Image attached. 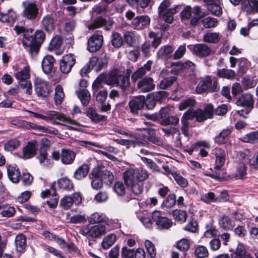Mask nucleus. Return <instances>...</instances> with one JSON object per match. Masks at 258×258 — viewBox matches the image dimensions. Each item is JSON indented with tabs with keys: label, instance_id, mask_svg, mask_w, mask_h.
Instances as JSON below:
<instances>
[{
	"label": "nucleus",
	"instance_id": "nucleus-35",
	"mask_svg": "<svg viewBox=\"0 0 258 258\" xmlns=\"http://www.w3.org/2000/svg\"><path fill=\"white\" fill-rule=\"evenodd\" d=\"M89 167L88 165L84 164L79 167L74 172V177L77 180H81L88 174Z\"/></svg>",
	"mask_w": 258,
	"mask_h": 258
},
{
	"label": "nucleus",
	"instance_id": "nucleus-38",
	"mask_svg": "<svg viewBox=\"0 0 258 258\" xmlns=\"http://www.w3.org/2000/svg\"><path fill=\"white\" fill-rule=\"evenodd\" d=\"M59 187L66 191H70L73 189L74 185L72 181L67 177L60 178L57 181Z\"/></svg>",
	"mask_w": 258,
	"mask_h": 258
},
{
	"label": "nucleus",
	"instance_id": "nucleus-19",
	"mask_svg": "<svg viewBox=\"0 0 258 258\" xmlns=\"http://www.w3.org/2000/svg\"><path fill=\"white\" fill-rule=\"evenodd\" d=\"M128 105L132 113H138V111L142 109L145 105V97L139 96L133 98L129 102Z\"/></svg>",
	"mask_w": 258,
	"mask_h": 258
},
{
	"label": "nucleus",
	"instance_id": "nucleus-42",
	"mask_svg": "<svg viewBox=\"0 0 258 258\" xmlns=\"http://www.w3.org/2000/svg\"><path fill=\"white\" fill-rule=\"evenodd\" d=\"M32 129L47 134L53 135H57L58 134V131L54 127L39 125L34 123L32 125Z\"/></svg>",
	"mask_w": 258,
	"mask_h": 258
},
{
	"label": "nucleus",
	"instance_id": "nucleus-18",
	"mask_svg": "<svg viewBox=\"0 0 258 258\" xmlns=\"http://www.w3.org/2000/svg\"><path fill=\"white\" fill-rule=\"evenodd\" d=\"M24 10V16L29 19H35L38 14V9L35 3L28 1L23 2Z\"/></svg>",
	"mask_w": 258,
	"mask_h": 258
},
{
	"label": "nucleus",
	"instance_id": "nucleus-40",
	"mask_svg": "<svg viewBox=\"0 0 258 258\" xmlns=\"http://www.w3.org/2000/svg\"><path fill=\"white\" fill-rule=\"evenodd\" d=\"M177 76H172L164 78L159 83L158 86L161 89H165L171 86L177 81Z\"/></svg>",
	"mask_w": 258,
	"mask_h": 258
},
{
	"label": "nucleus",
	"instance_id": "nucleus-14",
	"mask_svg": "<svg viewBox=\"0 0 258 258\" xmlns=\"http://www.w3.org/2000/svg\"><path fill=\"white\" fill-rule=\"evenodd\" d=\"M192 53L199 57H205L209 56L212 53L210 47L204 43L196 44L190 46Z\"/></svg>",
	"mask_w": 258,
	"mask_h": 258
},
{
	"label": "nucleus",
	"instance_id": "nucleus-43",
	"mask_svg": "<svg viewBox=\"0 0 258 258\" xmlns=\"http://www.w3.org/2000/svg\"><path fill=\"white\" fill-rule=\"evenodd\" d=\"M232 131L230 128L224 129L215 138V142L219 145H222L225 143L226 139L231 134Z\"/></svg>",
	"mask_w": 258,
	"mask_h": 258
},
{
	"label": "nucleus",
	"instance_id": "nucleus-55",
	"mask_svg": "<svg viewBox=\"0 0 258 258\" xmlns=\"http://www.w3.org/2000/svg\"><path fill=\"white\" fill-rule=\"evenodd\" d=\"M206 231L204 232V236L208 238H211L216 236L217 234V230L211 223H208L205 226Z\"/></svg>",
	"mask_w": 258,
	"mask_h": 258
},
{
	"label": "nucleus",
	"instance_id": "nucleus-11",
	"mask_svg": "<svg viewBox=\"0 0 258 258\" xmlns=\"http://www.w3.org/2000/svg\"><path fill=\"white\" fill-rule=\"evenodd\" d=\"M92 175L94 177L100 178L107 184L111 183L114 179L112 173L104 168H95L92 171Z\"/></svg>",
	"mask_w": 258,
	"mask_h": 258
},
{
	"label": "nucleus",
	"instance_id": "nucleus-28",
	"mask_svg": "<svg viewBox=\"0 0 258 258\" xmlns=\"http://www.w3.org/2000/svg\"><path fill=\"white\" fill-rule=\"evenodd\" d=\"M41 26L47 32H51L55 27L53 18L49 15L44 16L41 21Z\"/></svg>",
	"mask_w": 258,
	"mask_h": 258
},
{
	"label": "nucleus",
	"instance_id": "nucleus-21",
	"mask_svg": "<svg viewBox=\"0 0 258 258\" xmlns=\"http://www.w3.org/2000/svg\"><path fill=\"white\" fill-rule=\"evenodd\" d=\"M107 62V58L105 56L100 57L94 56L90 59V64L96 72L100 71L103 68L106 67Z\"/></svg>",
	"mask_w": 258,
	"mask_h": 258
},
{
	"label": "nucleus",
	"instance_id": "nucleus-12",
	"mask_svg": "<svg viewBox=\"0 0 258 258\" xmlns=\"http://www.w3.org/2000/svg\"><path fill=\"white\" fill-rule=\"evenodd\" d=\"M153 220L155 222L156 225L159 229H168L172 225V221L164 216L158 211H155L152 213Z\"/></svg>",
	"mask_w": 258,
	"mask_h": 258
},
{
	"label": "nucleus",
	"instance_id": "nucleus-50",
	"mask_svg": "<svg viewBox=\"0 0 258 258\" xmlns=\"http://www.w3.org/2000/svg\"><path fill=\"white\" fill-rule=\"evenodd\" d=\"M123 42L121 35L117 32H113L112 34L111 42L112 45L115 48L120 47Z\"/></svg>",
	"mask_w": 258,
	"mask_h": 258
},
{
	"label": "nucleus",
	"instance_id": "nucleus-57",
	"mask_svg": "<svg viewBox=\"0 0 258 258\" xmlns=\"http://www.w3.org/2000/svg\"><path fill=\"white\" fill-rule=\"evenodd\" d=\"M175 67L177 68L176 69V71H179L181 69H189L192 72H194L195 70V64L194 62L191 61L187 60L185 62H178L175 65Z\"/></svg>",
	"mask_w": 258,
	"mask_h": 258
},
{
	"label": "nucleus",
	"instance_id": "nucleus-20",
	"mask_svg": "<svg viewBox=\"0 0 258 258\" xmlns=\"http://www.w3.org/2000/svg\"><path fill=\"white\" fill-rule=\"evenodd\" d=\"M213 106L211 104L207 105L204 110L198 109L196 111V117L197 121L201 122L208 118H210L213 116Z\"/></svg>",
	"mask_w": 258,
	"mask_h": 258
},
{
	"label": "nucleus",
	"instance_id": "nucleus-26",
	"mask_svg": "<svg viewBox=\"0 0 258 258\" xmlns=\"http://www.w3.org/2000/svg\"><path fill=\"white\" fill-rule=\"evenodd\" d=\"M242 10L248 15L258 13V0H246Z\"/></svg>",
	"mask_w": 258,
	"mask_h": 258
},
{
	"label": "nucleus",
	"instance_id": "nucleus-16",
	"mask_svg": "<svg viewBox=\"0 0 258 258\" xmlns=\"http://www.w3.org/2000/svg\"><path fill=\"white\" fill-rule=\"evenodd\" d=\"M38 145L35 140L29 142L23 148L22 158L23 159L31 158L36 155Z\"/></svg>",
	"mask_w": 258,
	"mask_h": 258
},
{
	"label": "nucleus",
	"instance_id": "nucleus-51",
	"mask_svg": "<svg viewBox=\"0 0 258 258\" xmlns=\"http://www.w3.org/2000/svg\"><path fill=\"white\" fill-rule=\"evenodd\" d=\"M217 75L221 78L232 79L235 77V73L232 70L223 69L218 70Z\"/></svg>",
	"mask_w": 258,
	"mask_h": 258
},
{
	"label": "nucleus",
	"instance_id": "nucleus-7",
	"mask_svg": "<svg viewBox=\"0 0 258 258\" xmlns=\"http://www.w3.org/2000/svg\"><path fill=\"white\" fill-rule=\"evenodd\" d=\"M238 106L245 107V110L237 111V113L241 116H244V114H247L253 107L254 101L252 96L250 94H243L236 101Z\"/></svg>",
	"mask_w": 258,
	"mask_h": 258
},
{
	"label": "nucleus",
	"instance_id": "nucleus-10",
	"mask_svg": "<svg viewBox=\"0 0 258 258\" xmlns=\"http://www.w3.org/2000/svg\"><path fill=\"white\" fill-rule=\"evenodd\" d=\"M103 42V36L98 33H94L88 39L87 49L91 52H96L101 48Z\"/></svg>",
	"mask_w": 258,
	"mask_h": 258
},
{
	"label": "nucleus",
	"instance_id": "nucleus-56",
	"mask_svg": "<svg viewBox=\"0 0 258 258\" xmlns=\"http://www.w3.org/2000/svg\"><path fill=\"white\" fill-rule=\"evenodd\" d=\"M195 254L198 258H205L208 256L209 251L206 246L199 245L195 250Z\"/></svg>",
	"mask_w": 258,
	"mask_h": 258
},
{
	"label": "nucleus",
	"instance_id": "nucleus-58",
	"mask_svg": "<svg viewBox=\"0 0 258 258\" xmlns=\"http://www.w3.org/2000/svg\"><path fill=\"white\" fill-rule=\"evenodd\" d=\"M12 124L19 127H22L26 129H32V125H33V123L19 119L12 120Z\"/></svg>",
	"mask_w": 258,
	"mask_h": 258
},
{
	"label": "nucleus",
	"instance_id": "nucleus-44",
	"mask_svg": "<svg viewBox=\"0 0 258 258\" xmlns=\"http://www.w3.org/2000/svg\"><path fill=\"white\" fill-rule=\"evenodd\" d=\"M86 114L88 117L95 122H99L105 118V116L98 114L93 108H88Z\"/></svg>",
	"mask_w": 258,
	"mask_h": 258
},
{
	"label": "nucleus",
	"instance_id": "nucleus-30",
	"mask_svg": "<svg viewBox=\"0 0 258 258\" xmlns=\"http://www.w3.org/2000/svg\"><path fill=\"white\" fill-rule=\"evenodd\" d=\"M108 78V74H100L93 82L92 84V89L93 93L97 92L98 90L103 87L104 83L107 84V79Z\"/></svg>",
	"mask_w": 258,
	"mask_h": 258
},
{
	"label": "nucleus",
	"instance_id": "nucleus-3",
	"mask_svg": "<svg viewBox=\"0 0 258 258\" xmlns=\"http://www.w3.org/2000/svg\"><path fill=\"white\" fill-rule=\"evenodd\" d=\"M26 111L31 114L34 117L39 118L45 120L57 119L60 122H55V124L61 125L71 127L72 125H76V122L75 120L67 117L64 114L57 112L55 111H48L45 115H41L39 113L25 110Z\"/></svg>",
	"mask_w": 258,
	"mask_h": 258
},
{
	"label": "nucleus",
	"instance_id": "nucleus-60",
	"mask_svg": "<svg viewBox=\"0 0 258 258\" xmlns=\"http://www.w3.org/2000/svg\"><path fill=\"white\" fill-rule=\"evenodd\" d=\"M174 218L181 222H184L186 219V213L185 211L180 210H175L173 212Z\"/></svg>",
	"mask_w": 258,
	"mask_h": 258
},
{
	"label": "nucleus",
	"instance_id": "nucleus-29",
	"mask_svg": "<svg viewBox=\"0 0 258 258\" xmlns=\"http://www.w3.org/2000/svg\"><path fill=\"white\" fill-rule=\"evenodd\" d=\"M139 35L131 31L125 32L123 35V40L129 46H134L138 42Z\"/></svg>",
	"mask_w": 258,
	"mask_h": 258
},
{
	"label": "nucleus",
	"instance_id": "nucleus-5",
	"mask_svg": "<svg viewBox=\"0 0 258 258\" xmlns=\"http://www.w3.org/2000/svg\"><path fill=\"white\" fill-rule=\"evenodd\" d=\"M220 86L218 85L217 79L215 77L207 76L202 78L196 88V92L202 94L206 91L216 92L219 90Z\"/></svg>",
	"mask_w": 258,
	"mask_h": 258
},
{
	"label": "nucleus",
	"instance_id": "nucleus-59",
	"mask_svg": "<svg viewBox=\"0 0 258 258\" xmlns=\"http://www.w3.org/2000/svg\"><path fill=\"white\" fill-rule=\"evenodd\" d=\"M179 122V118L175 116H167L162 119L160 123L163 125H176Z\"/></svg>",
	"mask_w": 258,
	"mask_h": 258
},
{
	"label": "nucleus",
	"instance_id": "nucleus-17",
	"mask_svg": "<svg viewBox=\"0 0 258 258\" xmlns=\"http://www.w3.org/2000/svg\"><path fill=\"white\" fill-rule=\"evenodd\" d=\"M154 80L151 77H146L139 81L137 87L142 92H148L155 88Z\"/></svg>",
	"mask_w": 258,
	"mask_h": 258
},
{
	"label": "nucleus",
	"instance_id": "nucleus-22",
	"mask_svg": "<svg viewBox=\"0 0 258 258\" xmlns=\"http://www.w3.org/2000/svg\"><path fill=\"white\" fill-rule=\"evenodd\" d=\"M214 154L216 157L214 169L219 170L225 162L226 154L225 151L221 148H216Z\"/></svg>",
	"mask_w": 258,
	"mask_h": 258
},
{
	"label": "nucleus",
	"instance_id": "nucleus-37",
	"mask_svg": "<svg viewBox=\"0 0 258 258\" xmlns=\"http://www.w3.org/2000/svg\"><path fill=\"white\" fill-rule=\"evenodd\" d=\"M219 226L225 230H231L234 226L232 220L226 216H223L219 219Z\"/></svg>",
	"mask_w": 258,
	"mask_h": 258
},
{
	"label": "nucleus",
	"instance_id": "nucleus-63",
	"mask_svg": "<svg viewBox=\"0 0 258 258\" xmlns=\"http://www.w3.org/2000/svg\"><path fill=\"white\" fill-rule=\"evenodd\" d=\"M171 175L179 185L182 187H185L187 186L188 182L185 178L175 172H172Z\"/></svg>",
	"mask_w": 258,
	"mask_h": 258
},
{
	"label": "nucleus",
	"instance_id": "nucleus-27",
	"mask_svg": "<svg viewBox=\"0 0 258 258\" xmlns=\"http://www.w3.org/2000/svg\"><path fill=\"white\" fill-rule=\"evenodd\" d=\"M76 156L74 152L69 149H62L60 153L61 162L63 164H72Z\"/></svg>",
	"mask_w": 258,
	"mask_h": 258
},
{
	"label": "nucleus",
	"instance_id": "nucleus-13",
	"mask_svg": "<svg viewBox=\"0 0 258 258\" xmlns=\"http://www.w3.org/2000/svg\"><path fill=\"white\" fill-rule=\"evenodd\" d=\"M35 91L38 96L46 97L50 93L48 83L41 79L37 78L35 82Z\"/></svg>",
	"mask_w": 258,
	"mask_h": 258
},
{
	"label": "nucleus",
	"instance_id": "nucleus-32",
	"mask_svg": "<svg viewBox=\"0 0 258 258\" xmlns=\"http://www.w3.org/2000/svg\"><path fill=\"white\" fill-rule=\"evenodd\" d=\"M173 51V48L169 45L164 46L160 48L157 52L158 58L166 60L168 59Z\"/></svg>",
	"mask_w": 258,
	"mask_h": 258
},
{
	"label": "nucleus",
	"instance_id": "nucleus-24",
	"mask_svg": "<svg viewBox=\"0 0 258 258\" xmlns=\"http://www.w3.org/2000/svg\"><path fill=\"white\" fill-rule=\"evenodd\" d=\"M54 59L52 56L46 55L41 62V66L43 72L46 74H49L54 71Z\"/></svg>",
	"mask_w": 258,
	"mask_h": 258
},
{
	"label": "nucleus",
	"instance_id": "nucleus-25",
	"mask_svg": "<svg viewBox=\"0 0 258 258\" xmlns=\"http://www.w3.org/2000/svg\"><path fill=\"white\" fill-rule=\"evenodd\" d=\"M62 40L60 36L56 35L51 40L48 46V50L50 51H56V53L59 55L62 53L61 49Z\"/></svg>",
	"mask_w": 258,
	"mask_h": 258
},
{
	"label": "nucleus",
	"instance_id": "nucleus-61",
	"mask_svg": "<svg viewBox=\"0 0 258 258\" xmlns=\"http://www.w3.org/2000/svg\"><path fill=\"white\" fill-rule=\"evenodd\" d=\"M145 245L149 256L151 258L155 257L156 254V251L153 243L151 241L146 240L145 242Z\"/></svg>",
	"mask_w": 258,
	"mask_h": 258
},
{
	"label": "nucleus",
	"instance_id": "nucleus-45",
	"mask_svg": "<svg viewBox=\"0 0 258 258\" xmlns=\"http://www.w3.org/2000/svg\"><path fill=\"white\" fill-rule=\"evenodd\" d=\"M238 73L244 74L246 72L250 66V62L245 58H241L237 60Z\"/></svg>",
	"mask_w": 258,
	"mask_h": 258
},
{
	"label": "nucleus",
	"instance_id": "nucleus-15",
	"mask_svg": "<svg viewBox=\"0 0 258 258\" xmlns=\"http://www.w3.org/2000/svg\"><path fill=\"white\" fill-rule=\"evenodd\" d=\"M75 63V59L72 54L63 56L60 61V70L64 74L69 73Z\"/></svg>",
	"mask_w": 258,
	"mask_h": 258
},
{
	"label": "nucleus",
	"instance_id": "nucleus-1",
	"mask_svg": "<svg viewBox=\"0 0 258 258\" xmlns=\"http://www.w3.org/2000/svg\"><path fill=\"white\" fill-rule=\"evenodd\" d=\"M149 177L148 171L143 168H129L123 173V180L125 184L131 189L136 195L142 193L143 190L142 181Z\"/></svg>",
	"mask_w": 258,
	"mask_h": 258
},
{
	"label": "nucleus",
	"instance_id": "nucleus-52",
	"mask_svg": "<svg viewBox=\"0 0 258 258\" xmlns=\"http://www.w3.org/2000/svg\"><path fill=\"white\" fill-rule=\"evenodd\" d=\"M64 97V94L62 90V88L60 85H57L55 87V96H54V101L55 104L56 105L60 104L63 98Z\"/></svg>",
	"mask_w": 258,
	"mask_h": 258
},
{
	"label": "nucleus",
	"instance_id": "nucleus-53",
	"mask_svg": "<svg viewBox=\"0 0 258 258\" xmlns=\"http://www.w3.org/2000/svg\"><path fill=\"white\" fill-rule=\"evenodd\" d=\"M132 7L139 6L142 9L147 8L152 0H126Z\"/></svg>",
	"mask_w": 258,
	"mask_h": 258
},
{
	"label": "nucleus",
	"instance_id": "nucleus-31",
	"mask_svg": "<svg viewBox=\"0 0 258 258\" xmlns=\"http://www.w3.org/2000/svg\"><path fill=\"white\" fill-rule=\"evenodd\" d=\"M103 26L105 27L106 30H109L111 29L112 23H110L109 25H107L106 21L101 17H99L96 18L93 23L89 25L88 27L89 30H94Z\"/></svg>",
	"mask_w": 258,
	"mask_h": 258
},
{
	"label": "nucleus",
	"instance_id": "nucleus-6",
	"mask_svg": "<svg viewBox=\"0 0 258 258\" xmlns=\"http://www.w3.org/2000/svg\"><path fill=\"white\" fill-rule=\"evenodd\" d=\"M171 3L170 0H164L159 5L158 12L159 16L162 18L164 20L169 23H172L173 17V15L178 12L180 9V7L178 5L175 6L172 8L169 9Z\"/></svg>",
	"mask_w": 258,
	"mask_h": 258
},
{
	"label": "nucleus",
	"instance_id": "nucleus-48",
	"mask_svg": "<svg viewBox=\"0 0 258 258\" xmlns=\"http://www.w3.org/2000/svg\"><path fill=\"white\" fill-rule=\"evenodd\" d=\"M201 23L202 25L206 28H214L217 26L218 21L217 19L211 17H207L204 18Z\"/></svg>",
	"mask_w": 258,
	"mask_h": 258
},
{
	"label": "nucleus",
	"instance_id": "nucleus-9",
	"mask_svg": "<svg viewBox=\"0 0 258 258\" xmlns=\"http://www.w3.org/2000/svg\"><path fill=\"white\" fill-rule=\"evenodd\" d=\"M82 197L80 193L75 192L70 196H65L61 199L60 206L64 210L69 209L73 204H80L82 202Z\"/></svg>",
	"mask_w": 258,
	"mask_h": 258
},
{
	"label": "nucleus",
	"instance_id": "nucleus-2",
	"mask_svg": "<svg viewBox=\"0 0 258 258\" xmlns=\"http://www.w3.org/2000/svg\"><path fill=\"white\" fill-rule=\"evenodd\" d=\"M45 38V35L41 30H37L34 35L33 32L30 34L26 32L23 38V45L31 55H34L38 52Z\"/></svg>",
	"mask_w": 258,
	"mask_h": 258
},
{
	"label": "nucleus",
	"instance_id": "nucleus-64",
	"mask_svg": "<svg viewBox=\"0 0 258 258\" xmlns=\"http://www.w3.org/2000/svg\"><path fill=\"white\" fill-rule=\"evenodd\" d=\"M245 252L244 246L241 244H238L235 251L231 253V257L240 258L244 255Z\"/></svg>",
	"mask_w": 258,
	"mask_h": 258
},
{
	"label": "nucleus",
	"instance_id": "nucleus-8",
	"mask_svg": "<svg viewBox=\"0 0 258 258\" xmlns=\"http://www.w3.org/2000/svg\"><path fill=\"white\" fill-rule=\"evenodd\" d=\"M106 232V226L104 224H96L90 227L83 228L81 233L87 237L98 238L105 234Z\"/></svg>",
	"mask_w": 258,
	"mask_h": 258
},
{
	"label": "nucleus",
	"instance_id": "nucleus-4",
	"mask_svg": "<svg viewBox=\"0 0 258 258\" xmlns=\"http://www.w3.org/2000/svg\"><path fill=\"white\" fill-rule=\"evenodd\" d=\"M107 84L116 85L124 91L128 90L131 86L128 75L124 76V75L117 69L113 70L108 74Z\"/></svg>",
	"mask_w": 258,
	"mask_h": 258
},
{
	"label": "nucleus",
	"instance_id": "nucleus-34",
	"mask_svg": "<svg viewBox=\"0 0 258 258\" xmlns=\"http://www.w3.org/2000/svg\"><path fill=\"white\" fill-rule=\"evenodd\" d=\"M8 175L9 179L14 183H18L20 180V172L19 169L13 166L8 168Z\"/></svg>",
	"mask_w": 258,
	"mask_h": 258
},
{
	"label": "nucleus",
	"instance_id": "nucleus-62",
	"mask_svg": "<svg viewBox=\"0 0 258 258\" xmlns=\"http://www.w3.org/2000/svg\"><path fill=\"white\" fill-rule=\"evenodd\" d=\"M38 158L39 162L42 166L48 167L51 165L50 161L47 158V155L46 151H40Z\"/></svg>",
	"mask_w": 258,
	"mask_h": 258
},
{
	"label": "nucleus",
	"instance_id": "nucleus-47",
	"mask_svg": "<svg viewBox=\"0 0 258 258\" xmlns=\"http://www.w3.org/2000/svg\"><path fill=\"white\" fill-rule=\"evenodd\" d=\"M220 39L219 33L216 32H208L203 36V40L207 43H216Z\"/></svg>",
	"mask_w": 258,
	"mask_h": 258
},
{
	"label": "nucleus",
	"instance_id": "nucleus-33",
	"mask_svg": "<svg viewBox=\"0 0 258 258\" xmlns=\"http://www.w3.org/2000/svg\"><path fill=\"white\" fill-rule=\"evenodd\" d=\"M78 98L83 106H87L91 99V94L89 91L85 89L79 90L77 92Z\"/></svg>",
	"mask_w": 258,
	"mask_h": 258
},
{
	"label": "nucleus",
	"instance_id": "nucleus-39",
	"mask_svg": "<svg viewBox=\"0 0 258 258\" xmlns=\"http://www.w3.org/2000/svg\"><path fill=\"white\" fill-rule=\"evenodd\" d=\"M30 69L28 66H25L21 71L15 74V77L20 82L29 81L28 79L30 77Z\"/></svg>",
	"mask_w": 258,
	"mask_h": 258
},
{
	"label": "nucleus",
	"instance_id": "nucleus-46",
	"mask_svg": "<svg viewBox=\"0 0 258 258\" xmlns=\"http://www.w3.org/2000/svg\"><path fill=\"white\" fill-rule=\"evenodd\" d=\"M116 239V235L109 234L105 236L102 242V246L104 249H108L115 242Z\"/></svg>",
	"mask_w": 258,
	"mask_h": 258
},
{
	"label": "nucleus",
	"instance_id": "nucleus-36",
	"mask_svg": "<svg viewBox=\"0 0 258 258\" xmlns=\"http://www.w3.org/2000/svg\"><path fill=\"white\" fill-rule=\"evenodd\" d=\"M16 249L19 252H22L26 246V239L23 234H18L15 238Z\"/></svg>",
	"mask_w": 258,
	"mask_h": 258
},
{
	"label": "nucleus",
	"instance_id": "nucleus-41",
	"mask_svg": "<svg viewBox=\"0 0 258 258\" xmlns=\"http://www.w3.org/2000/svg\"><path fill=\"white\" fill-rule=\"evenodd\" d=\"M20 145V142L16 139L7 141L4 144V150L7 152H12L16 150Z\"/></svg>",
	"mask_w": 258,
	"mask_h": 258
},
{
	"label": "nucleus",
	"instance_id": "nucleus-49",
	"mask_svg": "<svg viewBox=\"0 0 258 258\" xmlns=\"http://www.w3.org/2000/svg\"><path fill=\"white\" fill-rule=\"evenodd\" d=\"M148 134V140L158 146H162L163 143L162 141L155 136V131L152 128H144Z\"/></svg>",
	"mask_w": 258,
	"mask_h": 258
},
{
	"label": "nucleus",
	"instance_id": "nucleus-54",
	"mask_svg": "<svg viewBox=\"0 0 258 258\" xmlns=\"http://www.w3.org/2000/svg\"><path fill=\"white\" fill-rule=\"evenodd\" d=\"M207 9L212 15L216 16H220L222 14V9L221 6L216 3H211L208 5Z\"/></svg>",
	"mask_w": 258,
	"mask_h": 258
},
{
	"label": "nucleus",
	"instance_id": "nucleus-23",
	"mask_svg": "<svg viewBox=\"0 0 258 258\" xmlns=\"http://www.w3.org/2000/svg\"><path fill=\"white\" fill-rule=\"evenodd\" d=\"M150 19L148 16H138L132 22V26L137 29H142L148 26Z\"/></svg>",
	"mask_w": 258,
	"mask_h": 258
}]
</instances>
